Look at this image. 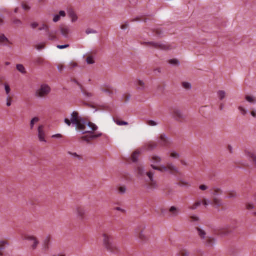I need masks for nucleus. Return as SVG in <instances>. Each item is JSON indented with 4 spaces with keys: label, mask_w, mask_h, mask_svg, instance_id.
Wrapping results in <instances>:
<instances>
[{
    "label": "nucleus",
    "mask_w": 256,
    "mask_h": 256,
    "mask_svg": "<svg viewBox=\"0 0 256 256\" xmlns=\"http://www.w3.org/2000/svg\"><path fill=\"white\" fill-rule=\"evenodd\" d=\"M147 176L149 178L150 180L152 182L153 181V176L154 174L152 172H146Z\"/></svg>",
    "instance_id": "nucleus-55"
},
{
    "label": "nucleus",
    "mask_w": 256,
    "mask_h": 256,
    "mask_svg": "<svg viewBox=\"0 0 256 256\" xmlns=\"http://www.w3.org/2000/svg\"><path fill=\"white\" fill-rule=\"evenodd\" d=\"M236 196L234 193H230L228 197L229 198H233Z\"/></svg>",
    "instance_id": "nucleus-63"
},
{
    "label": "nucleus",
    "mask_w": 256,
    "mask_h": 256,
    "mask_svg": "<svg viewBox=\"0 0 256 256\" xmlns=\"http://www.w3.org/2000/svg\"><path fill=\"white\" fill-rule=\"evenodd\" d=\"M182 87L187 90H190L192 89V84L188 82H183L182 83Z\"/></svg>",
    "instance_id": "nucleus-39"
},
{
    "label": "nucleus",
    "mask_w": 256,
    "mask_h": 256,
    "mask_svg": "<svg viewBox=\"0 0 256 256\" xmlns=\"http://www.w3.org/2000/svg\"><path fill=\"white\" fill-rule=\"evenodd\" d=\"M70 46V45L69 44H64V45H62V46H60V45H58L57 46V48H58V49H64V48H68Z\"/></svg>",
    "instance_id": "nucleus-57"
},
{
    "label": "nucleus",
    "mask_w": 256,
    "mask_h": 256,
    "mask_svg": "<svg viewBox=\"0 0 256 256\" xmlns=\"http://www.w3.org/2000/svg\"><path fill=\"white\" fill-rule=\"evenodd\" d=\"M68 17L71 20V22L72 23L76 22L78 20V16L76 12L72 9H70L68 12Z\"/></svg>",
    "instance_id": "nucleus-16"
},
{
    "label": "nucleus",
    "mask_w": 256,
    "mask_h": 256,
    "mask_svg": "<svg viewBox=\"0 0 256 256\" xmlns=\"http://www.w3.org/2000/svg\"><path fill=\"white\" fill-rule=\"evenodd\" d=\"M38 30L40 31L46 30L48 32V26L46 24H42L40 26Z\"/></svg>",
    "instance_id": "nucleus-43"
},
{
    "label": "nucleus",
    "mask_w": 256,
    "mask_h": 256,
    "mask_svg": "<svg viewBox=\"0 0 256 256\" xmlns=\"http://www.w3.org/2000/svg\"><path fill=\"white\" fill-rule=\"evenodd\" d=\"M76 214L78 216V217L80 220H84L86 218V210L84 208L82 207H78L76 209Z\"/></svg>",
    "instance_id": "nucleus-14"
},
{
    "label": "nucleus",
    "mask_w": 256,
    "mask_h": 256,
    "mask_svg": "<svg viewBox=\"0 0 256 256\" xmlns=\"http://www.w3.org/2000/svg\"><path fill=\"white\" fill-rule=\"evenodd\" d=\"M120 192H125L127 189L125 186H119Z\"/></svg>",
    "instance_id": "nucleus-56"
},
{
    "label": "nucleus",
    "mask_w": 256,
    "mask_h": 256,
    "mask_svg": "<svg viewBox=\"0 0 256 256\" xmlns=\"http://www.w3.org/2000/svg\"><path fill=\"white\" fill-rule=\"evenodd\" d=\"M190 253L188 250L186 249H182L180 250L178 256H190Z\"/></svg>",
    "instance_id": "nucleus-35"
},
{
    "label": "nucleus",
    "mask_w": 256,
    "mask_h": 256,
    "mask_svg": "<svg viewBox=\"0 0 256 256\" xmlns=\"http://www.w3.org/2000/svg\"><path fill=\"white\" fill-rule=\"evenodd\" d=\"M6 106L8 107H10L12 106V98L10 96V95H8L7 96L6 98Z\"/></svg>",
    "instance_id": "nucleus-41"
},
{
    "label": "nucleus",
    "mask_w": 256,
    "mask_h": 256,
    "mask_svg": "<svg viewBox=\"0 0 256 256\" xmlns=\"http://www.w3.org/2000/svg\"><path fill=\"white\" fill-rule=\"evenodd\" d=\"M160 172H166L170 174L174 172H179V169L172 163H168L166 166L164 165L160 166Z\"/></svg>",
    "instance_id": "nucleus-7"
},
{
    "label": "nucleus",
    "mask_w": 256,
    "mask_h": 256,
    "mask_svg": "<svg viewBox=\"0 0 256 256\" xmlns=\"http://www.w3.org/2000/svg\"><path fill=\"white\" fill-rule=\"evenodd\" d=\"M44 62V59L42 58H34V62L36 65H40L42 64Z\"/></svg>",
    "instance_id": "nucleus-36"
},
{
    "label": "nucleus",
    "mask_w": 256,
    "mask_h": 256,
    "mask_svg": "<svg viewBox=\"0 0 256 256\" xmlns=\"http://www.w3.org/2000/svg\"><path fill=\"white\" fill-rule=\"evenodd\" d=\"M50 88L46 84H42L37 89L36 96L40 98H43L48 96L50 92Z\"/></svg>",
    "instance_id": "nucleus-5"
},
{
    "label": "nucleus",
    "mask_w": 256,
    "mask_h": 256,
    "mask_svg": "<svg viewBox=\"0 0 256 256\" xmlns=\"http://www.w3.org/2000/svg\"><path fill=\"white\" fill-rule=\"evenodd\" d=\"M142 152V150H136L132 154V158L134 162H137L138 161V156Z\"/></svg>",
    "instance_id": "nucleus-26"
},
{
    "label": "nucleus",
    "mask_w": 256,
    "mask_h": 256,
    "mask_svg": "<svg viewBox=\"0 0 256 256\" xmlns=\"http://www.w3.org/2000/svg\"><path fill=\"white\" fill-rule=\"evenodd\" d=\"M138 173L140 175L143 176L145 174V170L144 168L142 167H139L138 168Z\"/></svg>",
    "instance_id": "nucleus-54"
},
{
    "label": "nucleus",
    "mask_w": 256,
    "mask_h": 256,
    "mask_svg": "<svg viewBox=\"0 0 256 256\" xmlns=\"http://www.w3.org/2000/svg\"><path fill=\"white\" fill-rule=\"evenodd\" d=\"M100 90L102 92H105V93H106V94H110V92H109V90H104L102 88H100Z\"/></svg>",
    "instance_id": "nucleus-62"
},
{
    "label": "nucleus",
    "mask_w": 256,
    "mask_h": 256,
    "mask_svg": "<svg viewBox=\"0 0 256 256\" xmlns=\"http://www.w3.org/2000/svg\"><path fill=\"white\" fill-rule=\"evenodd\" d=\"M136 236L142 243H146L149 240L148 230L144 226H140L136 230Z\"/></svg>",
    "instance_id": "nucleus-3"
},
{
    "label": "nucleus",
    "mask_w": 256,
    "mask_h": 256,
    "mask_svg": "<svg viewBox=\"0 0 256 256\" xmlns=\"http://www.w3.org/2000/svg\"><path fill=\"white\" fill-rule=\"evenodd\" d=\"M216 94L218 98L220 101H222L226 97V92L224 90H218Z\"/></svg>",
    "instance_id": "nucleus-31"
},
{
    "label": "nucleus",
    "mask_w": 256,
    "mask_h": 256,
    "mask_svg": "<svg viewBox=\"0 0 256 256\" xmlns=\"http://www.w3.org/2000/svg\"><path fill=\"white\" fill-rule=\"evenodd\" d=\"M149 44L152 46L162 50H168L172 48L170 46L162 43L151 42Z\"/></svg>",
    "instance_id": "nucleus-10"
},
{
    "label": "nucleus",
    "mask_w": 256,
    "mask_h": 256,
    "mask_svg": "<svg viewBox=\"0 0 256 256\" xmlns=\"http://www.w3.org/2000/svg\"><path fill=\"white\" fill-rule=\"evenodd\" d=\"M82 94L87 98H90L94 96L92 93L85 90H82Z\"/></svg>",
    "instance_id": "nucleus-38"
},
{
    "label": "nucleus",
    "mask_w": 256,
    "mask_h": 256,
    "mask_svg": "<svg viewBox=\"0 0 256 256\" xmlns=\"http://www.w3.org/2000/svg\"><path fill=\"white\" fill-rule=\"evenodd\" d=\"M250 114L252 118H256V109L254 108H250Z\"/></svg>",
    "instance_id": "nucleus-46"
},
{
    "label": "nucleus",
    "mask_w": 256,
    "mask_h": 256,
    "mask_svg": "<svg viewBox=\"0 0 256 256\" xmlns=\"http://www.w3.org/2000/svg\"><path fill=\"white\" fill-rule=\"evenodd\" d=\"M86 61L88 64H93L94 63V60L92 56H88Z\"/></svg>",
    "instance_id": "nucleus-50"
},
{
    "label": "nucleus",
    "mask_w": 256,
    "mask_h": 256,
    "mask_svg": "<svg viewBox=\"0 0 256 256\" xmlns=\"http://www.w3.org/2000/svg\"><path fill=\"white\" fill-rule=\"evenodd\" d=\"M60 30L62 36L66 38H69L72 33L70 28L68 26H64L60 27Z\"/></svg>",
    "instance_id": "nucleus-17"
},
{
    "label": "nucleus",
    "mask_w": 256,
    "mask_h": 256,
    "mask_svg": "<svg viewBox=\"0 0 256 256\" xmlns=\"http://www.w3.org/2000/svg\"><path fill=\"white\" fill-rule=\"evenodd\" d=\"M128 26V24H126L122 25V26H121V28L122 30H126Z\"/></svg>",
    "instance_id": "nucleus-64"
},
{
    "label": "nucleus",
    "mask_w": 256,
    "mask_h": 256,
    "mask_svg": "<svg viewBox=\"0 0 256 256\" xmlns=\"http://www.w3.org/2000/svg\"><path fill=\"white\" fill-rule=\"evenodd\" d=\"M199 190L202 191H206L210 190L209 186L207 184H201L199 186ZM210 190L213 192H220L222 191L220 188L218 186H214L212 188L210 189Z\"/></svg>",
    "instance_id": "nucleus-15"
},
{
    "label": "nucleus",
    "mask_w": 256,
    "mask_h": 256,
    "mask_svg": "<svg viewBox=\"0 0 256 256\" xmlns=\"http://www.w3.org/2000/svg\"><path fill=\"white\" fill-rule=\"evenodd\" d=\"M86 34L88 35L90 34H97L98 32L93 29L88 28L86 31Z\"/></svg>",
    "instance_id": "nucleus-45"
},
{
    "label": "nucleus",
    "mask_w": 256,
    "mask_h": 256,
    "mask_svg": "<svg viewBox=\"0 0 256 256\" xmlns=\"http://www.w3.org/2000/svg\"><path fill=\"white\" fill-rule=\"evenodd\" d=\"M8 41V39L4 35H0V43H4Z\"/></svg>",
    "instance_id": "nucleus-47"
},
{
    "label": "nucleus",
    "mask_w": 256,
    "mask_h": 256,
    "mask_svg": "<svg viewBox=\"0 0 256 256\" xmlns=\"http://www.w3.org/2000/svg\"><path fill=\"white\" fill-rule=\"evenodd\" d=\"M246 209L248 210H252L254 208V206L250 203H248L246 204Z\"/></svg>",
    "instance_id": "nucleus-52"
},
{
    "label": "nucleus",
    "mask_w": 256,
    "mask_h": 256,
    "mask_svg": "<svg viewBox=\"0 0 256 256\" xmlns=\"http://www.w3.org/2000/svg\"><path fill=\"white\" fill-rule=\"evenodd\" d=\"M68 154L71 156L72 158L74 159L82 160H83L82 156L80 155H79L76 152H68Z\"/></svg>",
    "instance_id": "nucleus-29"
},
{
    "label": "nucleus",
    "mask_w": 256,
    "mask_h": 256,
    "mask_svg": "<svg viewBox=\"0 0 256 256\" xmlns=\"http://www.w3.org/2000/svg\"><path fill=\"white\" fill-rule=\"evenodd\" d=\"M50 244V239L49 238H47L45 239L42 243V250L44 252L48 250L49 248V246Z\"/></svg>",
    "instance_id": "nucleus-28"
},
{
    "label": "nucleus",
    "mask_w": 256,
    "mask_h": 256,
    "mask_svg": "<svg viewBox=\"0 0 256 256\" xmlns=\"http://www.w3.org/2000/svg\"><path fill=\"white\" fill-rule=\"evenodd\" d=\"M146 124L150 126H156L158 124V122L152 120H148Z\"/></svg>",
    "instance_id": "nucleus-42"
},
{
    "label": "nucleus",
    "mask_w": 256,
    "mask_h": 256,
    "mask_svg": "<svg viewBox=\"0 0 256 256\" xmlns=\"http://www.w3.org/2000/svg\"><path fill=\"white\" fill-rule=\"evenodd\" d=\"M238 110L240 111V114L242 116H246L248 113H249V111L244 106L240 104L238 106Z\"/></svg>",
    "instance_id": "nucleus-27"
},
{
    "label": "nucleus",
    "mask_w": 256,
    "mask_h": 256,
    "mask_svg": "<svg viewBox=\"0 0 256 256\" xmlns=\"http://www.w3.org/2000/svg\"><path fill=\"white\" fill-rule=\"evenodd\" d=\"M40 121V118L38 117H34L32 118L30 122V128L31 130L34 129V124Z\"/></svg>",
    "instance_id": "nucleus-34"
},
{
    "label": "nucleus",
    "mask_w": 256,
    "mask_h": 256,
    "mask_svg": "<svg viewBox=\"0 0 256 256\" xmlns=\"http://www.w3.org/2000/svg\"><path fill=\"white\" fill-rule=\"evenodd\" d=\"M104 245L106 248L112 243L110 242L111 236L106 233L102 234Z\"/></svg>",
    "instance_id": "nucleus-20"
},
{
    "label": "nucleus",
    "mask_w": 256,
    "mask_h": 256,
    "mask_svg": "<svg viewBox=\"0 0 256 256\" xmlns=\"http://www.w3.org/2000/svg\"><path fill=\"white\" fill-rule=\"evenodd\" d=\"M169 63L172 65H178L180 64L179 61L176 59L170 60Z\"/></svg>",
    "instance_id": "nucleus-48"
},
{
    "label": "nucleus",
    "mask_w": 256,
    "mask_h": 256,
    "mask_svg": "<svg viewBox=\"0 0 256 256\" xmlns=\"http://www.w3.org/2000/svg\"><path fill=\"white\" fill-rule=\"evenodd\" d=\"M177 185L182 186H186V188H189L191 186L189 182L183 180H180V183L177 184Z\"/></svg>",
    "instance_id": "nucleus-37"
},
{
    "label": "nucleus",
    "mask_w": 256,
    "mask_h": 256,
    "mask_svg": "<svg viewBox=\"0 0 256 256\" xmlns=\"http://www.w3.org/2000/svg\"><path fill=\"white\" fill-rule=\"evenodd\" d=\"M114 210H118V211H120L123 214H124L126 212V210H124L120 207H116V208H114Z\"/></svg>",
    "instance_id": "nucleus-60"
},
{
    "label": "nucleus",
    "mask_w": 256,
    "mask_h": 256,
    "mask_svg": "<svg viewBox=\"0 0 256 256\" xmlns=\"http://www.w3.org/2000/svg\"><path fill=\"white\" fill-rule=\"evenodd\" d=\"M158 142L162 146H166L168 143L167 137L165 134H161L160 136Z\"/></svg>",
    "instance_id": "nucleus-21"
},
{
    "label": "nucleus",
    "mask_w": 256,
    "mask_h": 256,
    "mask_svg": "<svg viewBox=\"0 0 256 256\" xmlns=\"http://www.w3.org/2000/svg\"><path fill=\"white\" fill-rule=\"evenodd\" d=\"M170 114L172 118L178 122L182 123L186 122L187 120L186 116L184 114L183 112L178 108H174L172 110Z\"/></svg>",
    "instance_id": "nucleus-4"
},
{
    "label": "nucleus",
    "mask_w": 256,
    "mask_h": 256,
    "mask_svg": "<svg viewBox=\"0 0 256 256\" xmlns=\"http://www.w3.org/2000/svg\"><path fill=\"white\" fill-rule=\"evenodd\" d=\"M180 214V210L176 206H171L168 210L170 217H177Z\"/></svg>",
    "instance_id": "nucleus-12"
},
{
    "label": "nucleus",
    "mask_w": 256,
    "mask_h": 256,
    "mask_svg": "<svg viewBox=\"0 0 256 256\" xmlns=\"http://www.w3.org/2000/svg\"><path fill=\"white\" fill-rule=\"evenodd\" d=\"M244 152L245 156L251 160L254 166L256 168V152L250 149L244 150Z\"/></svg>",
    "instance_id": "nucleus-8"
},
{
    "label": "nucleus",
    "mask_w": 256,
    "mask_h": 256,
    "mask_svg": "<svg viewBox=\"0 0 256 256\" xmlns=\"http://www.w3.org/2000/svg\"><path fill=\"white\" fill-rule=\"evenodd\" d=\"M245 100L248 102L252 104H256V97L254 96L247 95L245 96Z\"/></svg>",
    "instance_id": "nucleus-25"
},
{
    "label": "nucleus",
    "mask_w": 256,
    "mask_h": 256,
    "mask_svg": "<svg viewBox=\"0 0 256 256\" xmlns=\"http://www.w3.org/2000/svg\"><path fill=\"white\" fill-rule=\"evenodd\" d=\"M36 48L37 50H40L44 48V45L42 44H38L36 45Z\"/></svg>",
    "instance_id": "nucleus-58"
},
{
    "label": "nucleus",
    "mask_w": 256,
    "mask_h": 256,
    "mask_svg": "<svg viewBox=\"0 0 256 256\" xmlns=\"http://www.w3.org/2000/svg\"><path fill=\"white\" fill-rule=\"evenodd\" d=\"M202 204L206 206H208L209 204L217 207L220 206L222 205L221 200L218 198L214 196L212 201L209 202L206 199H204L202 202L198 201L192 205L189 206L188 208L191 210H194L200 206Z\"/></svg>",
    "instance_id": "nucleus-2"
},
{
    "label": "nucleus",
    "mask_w": 256,
    "mask_h": 256,
    "mask_svg": "<svg viewBox=\"0 0 256 256\" xmlns=\"http://www.w3.org/2000/svg\"><path fill=\"white\" fill-rule=\"evenodd\" d=\"M64 122L68 126L73 124L75 126L76 129L81 131L82 134H89L82 138L84 141L90 142L102 135V134L99 132L94 133L98 130V126L92 122H86L78 112H73L71 114L70 120L66 118Z\"/></svg>",
    "instance_id": "nucleus-1"
},
{
    "label": "nucleus",
    "mask_w": 256,
    "mask_h": 256,
    "mask_svg": "<svg viewBox=\"0 0 256 256\" xmlns=\"http://www.w3.org/2000/svg\"><path fill=\"white\" fill-rule=\"evenodd\" d=\"M190 220L191 222H198L200 221L199 217L196 216H190Z\"/></svg>",
    "instance_id": "nucleus-40"
},
{
    "label": "nucleus",
    "mask_w": 256,
    "mask_h": 256,
    "mask_svg": "<svg viewBox=\"0 0 256 256\" xmlns=\"http://www.w3.org/2000/svg\"><path fill=\"white\" fill-rule=\"evenodd\" d=\"M106 248L108 252L114 254H118L120 251L119 247L116 244H112Z\"/></svg>",
    "instance_id": "nucleus-18"
},
{
    "label": "nucleus",
    "mask_w": 256,
    "mask_h": 256,
    "mask_svg": "<svg viewBox=\"0 0 256 256\" xmlns=\"http://www.w3.org/2000/svg\"><path fill=\"white\" fill-rule=\"evenodd\" d=\"M137 89L140 90H144L146 89V85L144 82L141 80H137L136 82Z\"/></svg>",
    "instance_id": "nucleus-22"
},
{
    "label": "nucleus",
    "mask_w": 256,
    "mask_h": 256,
    "mask_svg": "<svg viewBox=\"0 0 256 256\" xmlns=\"http://www.w3.org/2000/svg\"><path fill=\"white\" fill-rule=\"evenodd\" d=\"M30 26L33 29H34L38 26V24L36 22H32Z\"/></svg>",
    "instance_id": "nucleus-59"
},
{
    "label": "nucleus",
    "mask_w": 256,
    "mask_h": 256,
    "mask_svg": "<svg viewBox=\"0 0 256 256\" xmlns=\"http://www.w3.org/2000/svg\"><path fill=\"white\" fill-rule=\"evenodd\" d=\"M158 144L156 142H150L146 144L145 146H144L141 150L142 151V152L145 150H147L148 151H152L156 148Z\"/></svg>",
    "instance_id": "nucleus-13"
},
{
    "label": "nucleus",
    "mask_w": 256,
    "mask_h": 256,
    "mask_svg": "<svg viewBox=\"0 0 256 256\" xmlns=\"http://www.w3.org/2000/svg\"><path fill=\"white\" fill-rule=\"evenodd\" d=\"M10 244L8 240H0V256H4V251Z\"/></svg>",
    "instance_id": "nucleus-19"
},
{
    "label": "nucleus",
    "mask_w": 256,
    "mask_h": 256,
    "mask_svg": "<svg viewBox=\"0 0 256 256\" xmlns=\"http://www.w3.org/2000/svg\"><path fill=\"white\" fill-rule=\"evenodd\" d=\"M66 16V13L64 11L60 10L59 12V14H55L54 16L53 21L56 22L60 20V17L64 18Z\"/></svg>",
    "instance_id": "nucleus-23"
},
{
    "label": "nucleus",
    "mask_w": 256,
    "mask_h": 256,
    "mask_svg": "<svg viewBox=\"0 0 256 256\" xmlns=\"http://www.w3.org/2000/svg\"><path fill=\"white\" fill-rule=\"evenodd\" d=\"M196 230L198 232V236L201 239L204 240L207 238L206 233L204 230L199 227H196Z\"/></svg>",
    "instance_id": "nucleus-24"
},
{
    "label": "nucleus",
    "mask_w": 256,
    "mask_h": 256,
    "mask_svg": "<svg viewBox=\"0 0 256 256\" xmlns=\"http://www.w3.org/2000/svg\"><path fill=\"white\" fill-rule=\"evenodd\" d=\"M204 240L206 244L208 246H212L214 244L216 241L215 239L214 238L208 236H207V238Z\"/></svg>",
    "instance_id": "nucleus-30"
},
{
    "label": "nucleus",
    "mask_w": 256,
    "mask_h": 256,
    "mask_svg": "<svg viewBox=\"0 0 256 256\" xmlns=\"http://www.w3.org/2000/svg\"><path fill=\"white\" fill-rule=\"evenodd\" d=\"M224 108V104L223 103H220L219 105V110L222 111Z\"/></svg>",
    "instance_id": "nucleus-61"
},
{
    "label": "nucleus",
    "mask_w": 256,
    "mask_h": 256,
    "mask_svg": "<svg viewBox=\"0 0 256 256\" xmlns=\"http://www.w3.org/2000/svg\"><path fill=\"white\" fill-rule=\"evenodd\" d=\"M24 239L30 242V248L32 250L36 249L40 244L38 238L33 235L26 234L24 236Z\"/></svg>",
    "instance_id": "nucleus-6"
},
{
    "label": "nucleus",
    "mask_w": 256,
    "mask_h": 256,
    "mask_svg": "<svg viewBox=\"0 0 256 256\" xmlns=\"http://www.w3.org/2000/svg\"><path fill=\"white\" fill-rule=\"evenodd\" d=\"M12 22L16 26H20L22 24V22L20 20L16 18H14L12 20Z\"/></svg>",
    "instance_id": "nucleus-51"
},
{
    "label": "nucleus",
    "mask_w": 256,
    "mask_h": 256,
    "mask_svg": "<svg viewBox=\"0 0 256 256\" xmlns=\"http://www.w3.org/2000/svg\"><path fill=\"white\" fill-rule=\"evenodd\" d=\"M227 150L229 152L230 154H234V148L230 144H229L227 146Z\"/></svg>",
    "instance_id": "nucleus-53"
},
{
    "label": "nucleus",
    "mask_w": 256,
    "mask_h": 256,
    "mask_svg": "<svg viewBox=\"0 0 256 256\" xmlns=\"http://www.w3.org/2000/svg\"><path fill=\"white\" fill-rule=\"evenodd\" d=\"M4 88H5V90H6V94L8 96L10 95V92L11 90L10 86L8 84H4Z\"/></svg>",
    "instance_id": "nucleus-49"
},
{
    "label": "nucleus",
    "mask_w": 256,
    "mask_h": 256,
    "mask_svg": "<svg viewBox=\"0 0 256 256\" xmlns=\"http://www.w3.org/2000/svg\"><path fill=\"white\" fill-rule=\"evenodd\" d=\"M114 122L118 126H127L128 124V123L127 122H124V121H120L118 120H114Z\"/></svg>",
    "instance_id": "nucleus-44"
},
{
    "label": "nucleus",
    "mask_w": 256,
    "mask_h": 256,
    "mask_svg": "<svg viewBox=\"0 0 256 256\" xmlns=\"http://www.w3.org/2000/svg\"><path fill=\"white\" fill-rule=\"evenodd\" d=\"M170 156L173 159H178L180 157V154L174 150H172L169 152Z\"/></svg>",
    "instance_id": "nucleus-33"
},
{
    "label": "nucleus",
    "mask_w": 256,
    "mask_h": 256,
    "mask_svg": "<svg viewBox=\"0 0 256 256\" xmlns=\"http://www.w3.org/2000/svg\"><path fill=\"white\" fill-rule=\"evenodd\" d=\"M17 70L23 74L26 73V70L24 66L22 64H18L16 66Z\"/></svg>",
    "instance_id": "nucleus-32"
},
{
    "label": "nucleus",
    "mask_w": 256,
    "mask_h": 256,
    "mask_svg": "<svg viewBox=\"0 0 256 256\" xmlns=\"http://www.w3.org/2000/svg\"><path fill=\"white\" fill-rule=\"evenodd\" d=\"M150 160L152 162V167L154 169L160 171V166H158L156 164H159L162 162V158L156 155H152V156Z\"/></svg>",
    "instance_id": "nucleus-9"
},
{
    "label": "nucleus",
    "mask_w": 256,
    "mask_h": 256,
    "mask_svg": "<svg viewBox=\"0 0 256 256\" xmlns=\"http://www.w3.org/2000/svg\"><path fill=\"white\" fill-rule=\"evenodd\" d=\"M38 138L40 142H46L45 137L46 134L44 131V126L43 125H40L38 128Z\"/></svg>",
    "instance_id": "nucleus-11"
}]
</instances>
